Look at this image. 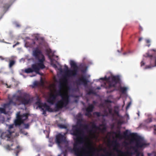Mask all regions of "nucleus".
Masks as SVG:
<instances>
[{
  "label": "nucleus",
  "mask_w": 156,
  "mask_h": 156,
  "mask_svg": "<svg viewBox=\"0 0 156 156\" xmlns=\"http://www.w3.org/2000/svg\"><path fill=\"white\" fill-rule=\"evenodd\" d=\"M149 144L146 143L144 141L142 138L139 137L136 139V144L135 147H132L131 148L137 152V156H139L140 154L138 151L137 148H139L145 147L149 145Z\"/></svg>",
  "instance_id": "9"
},
{
  "label": "nucleus",
  "mask_w": 156,
  "mask_h": 156,
  "mask_svg": "<svg viewBox=\"0 0 156 156\" xmlns=\"http://www.w3.org/2000/svg\"><path fill=\"white\" fill-rule=\"evenodd\" d=\"M91 113L90 112H87L85 113V115L86 116L90 117L91 115Z\"/></svg>",
  "instance_id": "34"
},
{
  "label": "nucleus",
  "mask_w": 156,
  "mask_h": 156,
  "mask_svg": "<svg viewBox=\"0 0 156 156\" xmlns=\"http://www.w3.org/2000/svg\"><path fill=\"white\" fill-rule=\"evenodd\" d=\"M56 94H55L56 96H60L61 99L58 101L55 105V108L57 110L66 107L69 103L70 100L69 96L66 94H63L62 90H58L56 91Z\"/></svg>",
  "instance_id": "4"
},
{
  "label": "nucleus",
  "mask_w": 156,
  "mask_h": 156,
  "mask_svg": "<svg viewBox=\"0 0 156 156\" xmlns=\"http://www.w3.org/2000/svg\"><path fill=\"white\" fill-rule=\"evenodd\" d=\"M25 46L32 49H50L48 44L42 37H36L35 40H32L31 42H26Z\"/></svg>",
  "instance_id": "3"
},
{
  "label": "nucleus",
  "mask_w": 156,
  "mask_h": 156,
  "mask_svg": "<svg viewBox=\"0 0 156 156\" xmlns=\"http://www.w3.org/2000/svg\"><path fill=\"white\" fill-rule=\"evenodd\" d=\"M105 102L106 103H111L112 102L111 101L108 99L105 100Z\"/></svg>",
  "instance_id": "38"
},
{
  "label": "nucleus",
  "mask_w": 156,
  "mask_h": 156,
  "mask_svg": "<svg viewBox=\"0 0 156 156\" xmlns=\"http://www.w3.org/2000/svg\"><path fill=\"white\" fill-rule=\"evenodd\" d=\"M114 133L116 135L117 137L119 138H122V136L121 133L120 131V130H119L116 132H115Z\"/></svg>",
  "instance_id": "24"
},
{
  "label": "nucleus",
  "mask_w": 156,
  "mask_h": 156,
  "mask_svg": "<svg viewBox=\"0 0 156 156\" xmlns=\"http://www.w3.org/2000/svg\"><path fill=\"white\" fill-rule=\"evenodd\" d=\"M33 55L35 58L38 60V62L37 64L41 69L45 68V66L44 64L45 60L44 56L40 49H34L33 51Z\"/></svg>",
  "instance_id": "6"
},
{
  "label": "nucleus",
  "mask_w": 156,
  "mask_h": 156,
  "mask_svg": "<svg viewBox=\"0 0 156 156\" xmlns=\"http://www.w3.org/2000/svg\"><path fill=\"white\" fill-rule=\"evenodd\" d=\"M58 126L61 129H66L67 128V126L64 124H59Z\"/></svg>",
  "instance_id": "32"
},
{
  "label": "nucleus",
  "mask_w": 156,
  "mask_h": 156,
  "mask_svg": "<svg viewBox=\"0 0 156 156\" xmlns=\"http://www.w3.org/2000/svg\"><path fill=\"white\" fill-rule=\"evenodd\" d=\"M64 66H65V68L66 69V70H67V69H68V66L66 65H65Z\"/></svg>",
  "instance_id": "50"
},
{
  "label": "nucleus",
  "mask_w": 156,
  "mask_h": 156,
  "mask_svg": "<svg viewBox=\"0 0 156 156\" xmlns=\"http://www.w3.org/2000/svg\"><path fill=\"white\" fill-rule=\"evenodd\" d=\"M61 82L63 83L65 85L68 82V80L66 78V76H65L62 80V81Z\"/></svg>",
  "instance_id": "29"
},
{
  "label": "nucleus",
  "mask_w": 156,
  "mask_h": 156,
  "mask_svg": "<svg viewBox=\"0 0 156 156\" xmlns=\"http://www.w3.org/2000/svg\"><path fill=\"white\" fill-rule=\"evenodd\" d=\"M155 131H156V129H155Z\"/></svg>",
  "instance_id": "58"
},
{
  "label": "nucleus",
  "mask_w": 156,
  "mask_h": 156,
  "mask_svg": "<svg viewBox=\"0 0 156 156\" xmlns=\"http://www.w3.org/2000/svg\"><path fill=\"white\" fill-rule=\"evenodd\" d=\"M140 64H141V66L144 65H145V63L143 61H141Z\"/></svg>",
  "instance_id": "41"
},
{
  "label": "nucleus",
  "mask_w": 156,
  "mask_h": 156,
  "mask_svg": "<svg viewBox=\"0 0 156 156\" xmlns=\"http://www.w3.org/2000/svg\"><path fill=\"white\" fill-rule=\"evenodd\" d=\"M128 130H127L123 133V136L124 137L126 138L128 136Z\"/></svg>",
  "instance_id": "31"
},
{
  "label": "nucleus",
  "mask_w": 156,
  "mask_h": 156,
  "mask_svg": "<svg viewBox=\"0 0 156 156\" xmlns=\"http://www.w3.org/2000/svg\"><path fill=\"white\" fill-rule=\"evenodd\" d=\"M112 144L114 147L113 150L116 151L118 153L120 154L122 156H130V153L129 152H123L121 150L119 149L118 147L119 144L116 141H113L112 143Z\"/></svg>",
  "instance_id": "11"
},
{
  "label": "nucleus",
  "mask_w": 156,
  "mask_h": 156,
  "mask_svg": "<svg viewBox=\"0 0 156 156\" xmlns=\"http://www.w3.org/2000/svg\"><path fill=\"white\" fill-rule=\"evenodd\" d=\"M19 112V116L21 118V119L22 120H23V123L24 121L28 118V114L27 113H24L23 114V115H21L20 114V112Z\"/></svg>",
  "instance_id": "19"
},
{
  "label": "nucleus",
  "mask_w": 156,
  "mask_h": 156,
  "mask_svg": "<svg viewBox=\"0 0 156 156\" xmlns=\"http://www.w3.org/2000/svg\"><path fill=\"white\" fill-rule=\"evenodd\" d=\"M13 143H12V144L11 145H10V147H12V146H13Z\"/></svg>",
  "instance_id": "53"
},
{
  "label": "nucleus",
  "mask_w": 156,
  "mask_h": 156,
  "mask_svg": "<svg viewBox=\"0 0 156 156\" xmlns=\"http://www.w3.org/2000/svg\"><path fill=\"white\" fill-rule=\"evenodd\" d=\"M16 26L18 27H19L20 26L19 24H17Z\"/></svg>",
  "instance_id": "54"
},
{
  "label": "nucleus",
  "mask_w": 156,
  "mask_h": 156,
  "mask_svg": "<svg viewBox=\"0 0 156 156\" xmlns=\"http://www.w3.org/2000/svg\"><path fill=\"white\" fill-rule=\"evenodd\" d=\"M16 99L20 103V104L25 105L30 104L32 102V100L30 98L29 94L25 93H23L21 95L13 96L12 98L10 100L8 103L5 104L3 105V108H0V114L3 113L6 114V110H9L11 109V105H16V103L13 101Z\"/></svg>",
  "instance_id": "2"
},
{
  "label": "nucleus",
  "mask_w": 156,
  "mask_h": 156,
  "mask_svg": "<svg viewBox=\"0 0 156 156\" xmlns=\"http://www.w3.org/2000/svg\"><path fill=\"white\" fill-rule=\"evenodd\" d=\"M98 89H100V88H98Z\"/></svg>",
  "instance_id": "57"
},
{
  "label": "nucleus",
  "mask_w": 156,
  "mask_h": 156,
  "mask_svg": "<svg viewBox=\"0 0 156 156\" xmlns=\"http://www.w3.org/2000/svg\"><path fill=\"white\" fill-rule=\"evenodd\" d=\"M0 58L2 60L4 59V58L2 56H0Z\"/></svg>",
  "instance_id": "51"
},
{
  "label": "nucleus",
  "mask_w": 156,
  "mask_h": 156,
  "mask_svg": "<svg viewBox=\"0 0 156 156\" xmlns=\"http://www.w3.org/2000/svg\"><path fill=\"white\" fill-rule=\"evenodd\" d=\"M34 86H38V83L37 82H35L34 83Z\"/></svg>",
  "instance_id": "42"
},
{
  "label": "nucleus",
  "mask_w": 156,
  "mask_h": 156,
  "mask_svg": "<svg viewBox=\"0 0 156 156\" xmlns=\"http://www.w3.org/2000/svg\"><path fill=\"white\" fill-rule=\"evenodd\" d=\"M98 130L100 131L101 132H104L106 130V126H104L102 128L99 127V128L98 129Z\"/></svg>",
  "instance_id": "28"
},
{
  "label": "nucleus",
  "mask_w": 156,
  "mask_h": 156,
  "mask_svg": "<svg viewBox=\"0 0 156 156\" xmlns=\"http://www.w3.org/2000/svg\"><path fill=\"white\" fill-rule=\"evenodd\" d=\"M83 140L80 139L79 137L74 139L75 142L73 144V148L70 147H68V150L71 153H74L76 156H96L95 154L96 151L99 152V150L95 147H88L86 145L85 147H83L80 149L78 147V144L80 143Z\"/></svg>",
  "instance_id": "1"
},
{
  "label": "nucleus",
  "mask_w": 156,
  "mask_h": 156,
  "mask_svg": "<svg viewBox=\"0 0 156 156\" xmlns=\"http://www.w3.org/2000/svg\"><path fill=\"white\" fill-rule=\"evenodd\" d=\"M142 156H143V155H142Z\"/></svg>",
  "instance_id": "59"
},
{
  "label": "nucleus",
  "mask_w": 156,
  "mask_h": 156,
  "mask_svg": "<svg viewBox=\"0 0 156 156\" xmlns=\"http://www.w3.org/2000/svg\"><path fill=\"white\" fill-rule=\"evenodd\" d=\"M31 68H29L25 69V72L26 73H28L34 71L36 73L39 74V70L40 69H41V68L37 64H32L31 66Z\"/></svg>",
  "instance_id": "12"
},
{
  "label": "nucleus",
  "mask_w": 156,
  "mask_h": 156,
  "mask_svg": "<svg viewBox=\"0 0 156 156\" xmlns=\"http://www.w3.org/2000/svg\"><path fill=\"white\" fill-rule=\"evenodd\" d=\"M100 127H104V126H106V125L105 124H101L99 125V126Z\"/></svg>",
  "instance_id": "40"
},
{
  "label": "nucleus",
  "mask_w": 156,
  "mask_h": 156,
  "mask_svg": "<svg viewBox=\"0 0 156 156\" xmlns=\"http://www.w3.org/2000/svg\"><path fill=\"white\" fill-rule=\"evenodd\" d=\"M120 91L122 93L124 94L127 90V88L126 87H121L120 88Z\"/></svg>",
  "instance_id": "25"
},
{
  "label": "nucleus",
  "mask_w": 156,
  "mask_h": 156,
  "mask_svg": "<svg viewBox=\"0 0 156 156\" xmlns=\"http://www.w3.org/2000/svg\"><path fill=\"white\" fill-rule=\"evenodd\" d=\"M95 114L98 117H99L100 116H101V113L100 112H95Z\"/></svg>",
  "instance_id": "35"
},
{
  "label": "nucleus",
  "mask_w": 156,
  "mask_h": 156,
  "mask_svg": "<svg viewBox=\"0 0 156 156\" xmlns=\"http://www.w3.org/2000/svg\"><path fill=\"white\" fill-rule=\"evenodd\" d=\"M4 147L8 151L12 150V149L11 148L10 146L8 144L6 145Z\"/></svg>",
  "instance_id": "33"
},
{
  "label": "nucleus",
  "mask_w": 156,
  "mask_h": 156,
  "mask_svg": "<svg viewBox=\"0 0 156 156\" xmlns=\"http://www.w3.org/2000/svg\"><path fill=\"white\" fill-rule=\"evenodd\" d=\"M78 117H82V114L81 113H79L78 114Z\"/></svg>",
  "instance_id": "43"
},
{
  "label": "nucleus",
  "mask_w": 156,
  "mask_h": 156,
  "mask_svg": "<svg viewBox=\"0 0 156 156\" xmlns=\"http://www.w3.org/2000/svg\"><path fill=\"white\" fill-rule=\"evenodd\" d=\"M94 108V107L93 105H90L86 109V112H91L93 111Z\"/></svg>",
  "instance_id": "20"
},
{
  "label": "nucleus",
  "mask_w": 156,
  "mask_h": 156,
  "mask_svg": "<svg viewBox=\"0 0 156 156\" xmlns=\"http://www.w3.org/2000/svg\"><path fill=\"white\" fill-rule=\"evenodd\" d=\"M66 138L65 136L60 133L56 135L55 142L58 144L59 145L62 143L66 142Z\"/></svg>",
  "instance_id": "14"
},
{
  "label": "nucleus",
  "mask_w": 156,
  "mask_h": 156,
  "mask_svg": "<svg viewBox=\"0 0 156 156\" xmlns=\"http://www.w3.org/2000/svg\"><path fill=\"white\" fill-rule=\"evenodd\" d=\"M115 90V89H114L113 90H108L107 91V92L108 93H111L113 91H114Z\"/></svg>",
  "instance_id": "39"
},
{
  "label": "nucleus",
  "mask_w": 156,
  "mask_h": 156,
  "mask_svg": "<svg viewBox=\"0 0 156 156\" xmlns=\"http://www.w3.org/2000/svg\"><path fill=\"white\" fill-rule=\"evenodd\" d=\"M143 39V38L142 37H140L138 41L139 42H140Z\"/></svg>",
  "instance_id": "45"
},
{
  "label": "nucleus",
  "mask_w": 156,
  "mask_h": 156,
  "mask_svg": "<svg viewBox=\"0 0 156 156\" xmlns=\"http://www.w3.org/2000/svg\"><path fill=\"white\" fill-rule=\"evenodd\" d=\"M95 94L96 93L92 89H89L87 92V94L88 95Z\"/></svg>",
  "instance_id": "26"
},
{
  "label": "nucleus",
  "mask_w": 156,
  "mask_h": 156,
  "mask_svg": "<svg viewBox=\"0 0 156 156\" xmlns=\"http://www.w3.org/2000/svg\"><path fill=\"white\" fill-rule=\"evenodd\" d=\"M53 66L54 67V68H57V66L55 64H54L53 65Z\"/></svg>",
  "instance_id": "52"
},
{
  "label": "nucleus",
  "mask_w": 156,
  "mask_h": 156,
  "mask_svg": "<svg viewBox=\"0 0 156 156\" xmlns=\"http://www.w3.org/2000/svg\"><path fill=\"white\" fill-rule=\"evenodd\" d=\"M90 133H94V131L93 129H90Z\"/></svg>",
  "instance_id": "46"
},
{
  "label": "nucleus",
  "mask_w": 156,
  "mask_h": 156,
  "mask_svg": "<svg viewBox=\"0 0 156 156\" xmlns=\"http://www.w3.org/2000/svg\"><path fill=\"white\" fill-rule=\"evenodd\" d=\"M118 52H119V50H118Z\"/></svg>",
  "instance_id": "55"
},
{
  "label": "nucleus",
  "mask_w": 156,
  "mask_h": 156,
  "mask_svg": "<svg viewBox=\"0 0 156 156\" xmlns=\"http://www.w3.org/2000/svg\"><path fill=\"white\" fill-rule=\"evenodd\" d=\"M82 71V72H84V71H83V70H81Z\"/></svg>",
  "instance_id": "56"
},
{
  "label": "nucleus",
  "mask_w": 156,
  "mask_h": 156,
  "mask_svg": "<svg viewBox=\"0 0 156 156\" xmlns=\"http://www.w3.org/2000/svg\"><path fill=\"white\" fill-rule=\"evenodd\" d=\"M13 125H10L9 126V129L8 130H10L11 131H12L11 129L13 127Z\"/></svg>",
  "instance_id": "37"
},
{
  "label": "nucleus",
  "mask_w": 156,
  "mask_h": 156,
  "mask_svg": "<svg viewBox=\"0 0 156 156\" xmlns=\"http://www.w3.org/2000/svg\"><path fill=\"white\" fill-rule=\"evenodd\" d=\"M89 82L88 80L84 76H82L79 78L76 81V84L78 85H83L86 87Z\"/></svg>",
  "instance_id": "13"
},
{
  "label": "nucleus",
  "mask_w": 156,
  "mask_h": 156,
  "mask_svg": "<svg viewBox=\"0 0 156 156\" xmlns=\"http://www.w3.org/2000/svg\"><path fill=\"white\" fill-rule=\"evenodd\" d=\"M56 98V96L55 94H51L48 99L47 102L51 105H53Z\"/></svg>",
  "instance_id": "18"
},
{
  "label": "nucleus",
  "mask_w": 156,
  "mask_h": 156,
  "mask_svg": "<svg viewBox=\"0 0 156 156\" xmlns=\"http://www.w3.org/2000/svg\"><path fill=\"white\" fill-rule=\"evenodd\" d=\"M70 64L73 69H67L66 71V76L68 77H75L77 74L78 67L76 63L73 60H71Z\"/></svg>",
  "instance_id": "7"
},
{
  "label": "nucleus",
  "mask_w": 156,
  "mask_h": 156,
  "mask_svg": "<svg viewBox=\"0 0 156 156\" xmlns=\"http://www.w3.org/2000/svg\"><path fill=\"white\" fill-rule=\"evenodd\" d=\"M8 132L9 133V134H8L6 132L3 133H2L1 137L2 139H5L6 138H7V141H10L12 142H13V140L12 139H10L11 135L12 133H14L13 131H11L10 130H8Z\"/></svg>",
  "instance_id": "15"
},
{
  "label": "nucleus",
  "mask_w": 156,
  "mask_h": 156,
  "mask_svg": "<svg viewBox=\"0 0 156 156\" xmlns=\"http://www.w3.org/2000/svg\"><path fill=\"white\" fill-rule=\"evenodd\" d=\"M36 104L38 105L39 108L41 109V111L43 112L42 114L45 116H46V111L49 112H52V109L46 103H42L40 101H38L36 102Z\"/></svg>",
  "instance_id": "10"
},
{
  "label": "nucleus",
  "mask_w": 156,
  "mask_h": 156,
  "mask_svg": "<svg viewBox=\"0 0 156 156\" xmlns=\"http://www.w3.org/2000/svg\"><path fill=\"white\" fill-rule=\"evenodd\" d=\"M108 111L109 113H112V110L111 109L109 108L108 109Z\"/></svg>",
  "instance_id": "47"
},
{
  "label": "nucleus",
  "mask_w": 156,
  "mask_h": 156,
  "mask_svg": "<svg viewBox=\"0 0 156 156\" xmlns=\"http://www.w3.org/2000/svg\"><path fill=\"white\" fill-rule=\"evenodd\" d=\"M15 63V61L14 60L10 61L9 63V67L11 68Z\"/></svg>",
  "instance_id": "30"
},
{
  "label": "nucleus",
  "mask_w": 156,
  "mask_h": 156,
  "mask_svg": "<svg viewBox=\"0 0 156 156\" xmlns=\"http://www.w3.org/2000/svg\"><path fill=\"white\" fill-rule=\"evenodd\" d=\"M25 128L28 129L29 128V125L28 124H24Z\"/></svg>",
  "instance_id": "36"
},
{
  "label": "nucleus",
  "mask_w": 156,
  "mask_h": 156,
  "mask_svg": "<svg viewBox=\"0 0 156 156\" xmlns=\"http://www.w3.org/2000/svg\"><path fill=\"white\" fill-rule=\"evenodd\" d=\"M90 123L92 124L91 127L92 129H98L99 128V126H97L94 122H91Z\"/></svg>",
  "instance_id": "22"
},
{
  "label": "nucleus",
  "mask_w": 156,
  "mask_h": 156,
  "mask_svg": "<svg viewBox=\"0 0 156 156\" xmlns=\"http://www.w3.org/2000/svg\"><path fill=\"white\" fill-rule=\"evenodd\" d=\"M146 45L148 47H149L151 45V41L149 39H145Z\"/></svg>",
  "instance_id": "23"
},
{
  "label": "nucleus",
  "mask_w": 156,
  "mask_h": 156,
  "mask_svg": "<svg viewBox=\"0 0 156 156\" xmlns=\"http://www.w3.org/2000/svg\"><path fill=\"white\" fill-rule=\"evenodd\" d=\"M130 135L131 136H135L136 135V134L135 133H131L130 134Z\"/></svg>",
  "instance_id": "48"
},
{
  "label": "nucleus",
  "mask_w": 156,
  "mask_h": 156,
  "mask_svg": "<svg viewBox=\"0 0 156 156\" xmlns=\"http://www.w3.org/2000/svg\"><path fill=\"white\" fill-rule=\"evenodd\" d=\"M130 103H129L127 105V106H126V109H127L129 107V105H130Z\"/></svg>",
  "instance_id": "49"
},
{
  "label": "nucleus",
  "mask_w": 156,
  "mask_h": 156,
  "mask_svg": "<svg viewBox=\"0 0 156 156\" xmlns=\"http://www.w3.org/2000/svg\"><path fill=\"white\" fill-rule=\"evenodd\" d=\"M100 79L108 82L109 85L107 88L109 89L112 87H115L116 84L119 82L120 80V78L118 76H112L108 77L105 76L104 78H101Z\"/></svg>",
  "instance_id": "8"
},
{
  "label": "nucleus",
  "mask_w": 156,
  "mask_h": 156,
  "mask_svg": "<svg viewBox=\"0 0 156 156\" xmlns=\"http://www.w3.org/2000/svg\"><path fill=\"white\" fill-rule=\"evenodd\" d=\"M23 123V120L21 119V118L19 116V112H17L16 114V119L14 121L15 125L16 126H20Z\"/></svg>",
  "instance_id": "17"
},
{
  "label": "nucleus",
  "mask_w": 156,
  "mask_h": 156,
  "mask_svg": "<svg viewBox=\"0 0 156 156\" xmlns=\"http://www.w3.org/2000/svg\"><path fill=\"white\" fill-rule=\"evenodd\" d=\"M65 85L63 83L60 82L59 83V89L62 90Z\"/></svg>",
  "instance_id": "27"
},
{
  "label": "nucleus",
  "mask_w": 156,
  "mask_h": 156,
  "mask_svg": "<svg viewBox=\"0 0 156 156\" xmlns=\"http://www.w3.org/2000/svg\"><path fill=\"white\" fill-rule=\"evenodd\" d=\"M15 153L16 154V156H18V153L21 151V149L20 146L18 145L17 146L16 148L14 150Z\"/></svg>",
  "instance_id": "21"
},
{
  "label": "nucleus",
  "mask_w": 156,
  "mask_h": 156,
  "mask_svg": "<svg viewBox=\"0 0 156 156\" xmlns=\"http://www.w3.org/2000/svg\"><path fill=\"white\" fill-rule=\"evenodd\" d=\"M99 151H103L105 154H99L97 153V156H112L113 155V154L112 151H107L106 148L101 149Z\"/></svg>",
  "instance_id": "16"
},
{
  "label": "nucleus",
  "mask_w": 156,
  "mask_h": 156,
  "mask_svg": "<svg viewBox=\"0 0 156 156\" xmlns=\"http://www.w3.org/2000/svg\"><path fill=\"white\" fill-rule=\"evenodd\" d=\"M19 44V43L18 42L16 43L15 44L13 45V47L14 48L15 46H16L17 45Z\"/></svg>",
  "instance_id": "44"
},
{
  "label": "nucleus",
  "mask_w": 156,
  "mask_h": 156,
  "mask_svg": "<svg viewBox=\"0 0 156 156\" xmlns=\"http://www.w3.org/2000/svg\"><path fill=\"white\" fill-rule=\"evenodd\" d=\"M83 119L82 118L77 120L76 125L73 126L72 134L76 136V138L79 137L80 139H82L83 138L81 136V129L78 127V126L80 127L83 126L85 129H87L88 128V126L87 125H83L82 124Z\"/></svg>",
  "instance_id": "5"
}]
</instances>
